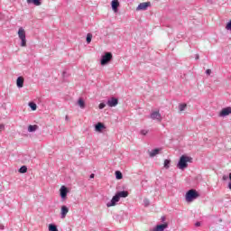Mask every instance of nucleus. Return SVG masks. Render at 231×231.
<instances>
[{"label": "nucleus", "instance_id": "obj_1", "mask_svg": "<svg viewBox=\"0 0 231 231\" xmlns=\"http://www.w3.org/2000/svg\"><path fill=\"white\" fill-rule=\"evenodd\" d=\"M188 162L192 163V157H189L187 155L180 156L177 164L178 169H180V171H184V169H187V167H189Z\"/></svg>", "mask_w": 231, "mask_h": 231}, {"label": "nucleus", "instance_id": "obj_2", "mask_svg": "<svg viewBox=\"0 0 231 231\" xmlns=\"http://www.w3.org/2000/svg\"><path fill=\"white\" fill-rule=\"evenodd\" d=\"M198 198H199V193L196 189H189L186 192L185 199L187 203H192Z\"/></svg>", "mask_w": 231, "mask_h": 231}, {"label": "nucleus", "instance_id": "obj_3", "mask_svg": "<svg viewBox=\"0 0 231 231\" xmlns=\"http://www.w3.org/2000/svg\"><path fill=\"white\" fill-rule=\"evenodd\" d=\"M113 59V53L106 52L105 55L101 57V66H106V64H109Z\"/></svg>", "mask_w": 231, "mask_h": 231}, {"label": "nucleus", "instance_id": "obj_4", "mask_svg": "<svg viewBox=\"0 0 231 231\" xmlns=\"http://www.w3.org/2000/svg\"><path fill=\"white\" fill-rule=\"evenodd\" d=\"M106 106H108V107H116L118 106V98L115 97H110L106 102Z\"/></svg>", "mask_w": 231, "mask_h": 231}, {"label": "nucleus", "instance_id": "obj_5", "mask_svg": "<svg viewBox=\"0 0 231 231\" xmlns=\"http://www.w3.org/2000/svg\"><path fill=\"white\" fill-rule=\"evenodd\" d=\"M228 115H231V106L222 108V110L218 114V116H220L221 118H225V116H228Z\"/></svg>", "mask_w": 231, "mask_h": 231}, {"label": "nucleus", "instance_id": "obj_6", "mask_svg": "<svg viewBox=\"0 0 231 231\" xmlns=\"http://www.w3.org/2000/svg\"><path fill=\"white\" fill-rule=\"evenodd\" d=\"M68 188L66 186H61L60 189V196L62 199V201H64V199H66V198L68 197Z\"/></svg>", "mask_w": 231, "mask_h": 231}, {"label": "nucleus", "instance_id": "obj_7", "mask_svg": "<svg viewBox=\"0 0 231 231\" xmlns=\"http://www.w3.org/2000/svg\"><path fill=\"white\" fill-rule=\"evenodd\" d=\"M118 201H120V197L117 195V193H116V195L112 198L110 202L106 203V207H115V205L118 203Z\"/></svg>", "mask_w": 231, "mask_h": 231}, {"label": "nucleus", "instance_id": "obj_8", "mask_svg": "<svg viewBox=\"0 0 231 231\" xmlns=\"http://www.w3.org/2000/svg\"><path fill=\"white\" fill-rule=\"evenodd\" d=\"M150 118L152 120H157V122H162V114H160V111H153L150 115Z\"/></svg>", "mask_w": 231, "mask_h": 231}, {"label": "nucleus", "instance_id": "obj_9", "mask_svg": "<svg viewBox=\"0 0 231 231\" xmlns=\"http://www.w3.org/2000/svg\"><path fill=\"white\" fill-rule=\"evenodd\" d=\"M169 227V224L167 222L163 223V224H160V225H157L153 229L152 231H163L165 230V228H168Z\"/></svg>", "mask_w": 231, "mask_h": 231}, {"label": "nucleus", "instance_id": "obj_10", "mask_svg": "<svg viewBox=\"0 0 231 231\" xmlns=\"http://www.w3.org/2000/svg\"><path fill=\"white\" fill-rule=\"evenodd\" d=\"M151 6V2H144V3H141L138 5L136 10L140 11V10H147V7Z\"/></svg>", "mask_w": 231, "mask_h": 231}, {"label": "nucleus", "instance_id": "obj_11", "mask_svg": "<svg viewBox=\"0 0 231 231\" xmlns=\"http://www.w3.org/2000/svg\"><path fill=\"white\" fill-rule=\"evenodd\" d=\"M111 6L114 12H118V6H120V2H118V0H112Z\"/></svg>", "mask_w": 231, "mask_h": 231}, {"label": "nucleus", "instance_id": "obj_12", "mask_svg": "<svg viewBox=\"0 0 231 231\" xmlns=\"http://www.w3.org/2000/svg\"><path fill=\"white\" fill-rule=\"evenodd\" d=\"M103 129H106V125L103 123H97L95 125V131H97V133H102Z\"/></svg>", "mask_w": 231, "mask_h": 231}, {"label": "nucleus", "instance_id": "obj_13", "mask_svg": "<svg viewBox=\"0 0 231 231\" xmlns=\"http://www.w3.org/2000/svg\"><path fill=\"white\" fill-rule=\"evenodd\" d=\"M68 212H69V208H68L66 206L61 207V219H64L66 216L68 215Z\"/></svg>", "mask_w": 231, "mask_h": 231}, {"label": "nucleus", "instance_id": "obj_14", "mask_svg": "<svg viewBox=\"0 0 231 231\" xmlns=\"http://www.w3.org/2000/svg\"><path fill=\"white\" fill-rule=\"evenodd\" d=\"M18 37H19V39L26 38V32L23 29V27H20L18 30Z\"/></svg>", "mask_w": 231, "mask_h": 231}, {"label": "nucleus", "instance_id": "obj_15", "mask_svg": "<svg viewBox=\"0 0 231 231\" xmlns=\"http://www.w3.org/2000/svg\"><path fill=\"white\" fill-rule=\"evenodd\" d=\"M17 88H23L24 86V78L18 77L16 79Z\"/></svg>", "mask_w": 231, "mask_h": 231}, {"label": "nucleus", "instance_id": "obj_16", "mask_svg": "<svg viewBox=\"0 0 231 231\" xmlns=\"http://www.w3.org/2000/svg\"><path fill=\"white\" fill-rule=\"evenodd\" d=\"M161 151H162V149H160V148H156V149L152 150L149 153L150 158H154V156H156V154H160Z\"/></svg>", "mask_w": 231, "mask_h": 231}, {"label": "nucleus", "instance_id": "obj_17", "mask_svg": "<svg viewBox=\"0 0 231 231\" xmlns=\"http://www.w3.org/2000/svg\"><path fill=\"white\" fill-rule=\"evenodd\" d=\"M37 129H39V125H30L28 126L29 133H35V131H37Z\"/></svg>", "mask_w": 231, "mask_h": 231}, {"label": "nucleus", "instance_id": "obj_18", "mask_svg": "<svg viewBox=\"0 0 231 231\" xmlns=\"http://www.w3.org/2000/svg\"><path fill=\"white\" fill-rule=\"evenodd\" d=\"M28 5H34L35 6H41V0H27Z\"/></svg>", "mask_w": 231, "mask_h": 231}, {"label": "nucleus", "instance_id": "obj_19", "mask_svg": "<svg viewBox=\"0 0 231 231\" xmlns=\"http://www.w3.org/2000/svg\"><path fill=\"white\" fill-rule=\"evenodd\" d=\"M116 195L119 196V199L120 198H127V196H129V191H125V190L118 191L116 193Z\"/></svg>", "mask_w": 231, "mask_h": 231}, {"label": "nucleus", "instance_id": "obj_20", "mask_svg": "<svg viewBox=\"0 0 231 231\" xmlns=\"http://www.w3.org/2000/svg\"><path fill=\"white\" fill-rule=\"evenodd\" d=\"M78 106H79L81 109H84V107H86V102H84V99L79 98L78 100Z\"/></svg>", "mask_w": 231, "mask_h": 231}, {"label": "nucleus", "instance_id": "obj_21", "mask_svg": "<svg viewBox=\"0 0 231 231\" xmlns=\"http://www.w3.org/2000/svg\"><path fill=\"white\" fill-rule=\"evenodd\" d=\"M18 172H20V174H26V172H28V167L26 166H22L19 170Z\"/></svg>", "mask_w": 231, "mask_h": 231}, {"label": "nucleus", "instance_id": "obj_22", "mask_svg": "<svg viewBox=\"0 0 231 231\" xmlns=\"http://www.w3.org/2000/svg\"><path fill=\"white\" fill-rule=\"evenodd\" d=\"M49 231H59V228H57V226L55 224H50Z\"/></svg>", "mask_w": 231, "mask_h": 231}, {"label": "nucleus", "instance_id": "obj_23", "mask_svg": "<svg viewBox=\"0 0 231 231\" xmlns=\"http://www.w3.org/2000/svg\"><path fill=\"white\" fill-rule=\"evenodd\" d=\"M29 107H31L32 111H37V104L33 102L29 103Z\"/></svg>", "mask_w": 231, "mask_h": 231}, {"label": "nucleus", "instance_id": "obj_24", "mask_svg": "<svg viewBox=\"0 0 231 231\" xmlns=\"http://www.w3.org/2000/svg\"><path fill=\"white\" fill-rule=\"evenodd\" d=\"M122 178H124V175L122 174V171H116V180H122Z\"/></svg>", "mask_w": 231, "mask_h": 231}, {"label": "nucleus", "instance_id": "obj_25", "mask_svg": "<svg viewBox=\"0 0 231 231\" xmlns=\"http://www.w3.org/2000/svg\"><path fill=\"white\" fill-rule=\"evenodd\" d=\"M171 167V160H164V169H169Z\"/></svg>", "mask_w": 231, "mask_h": 231}, {"label": "nucleus", "instance_id": "obj_26", "mask_svg": "<svg viewBox=\"0 0 231 231\" xmlns=\"http://www.w3.org/2000/svg\"><path fill=\"white\" fill-rule=\"evenodd\" d=\"M93 39V34L88 33L87 34V44L91 43V40Z\"/></svg>", "mask_w": 231, "mask_h": 231}, {"label": "nucleus", "instance_id": "obj_27", "mask_svg": "<svg viewBox=\"0 0 231 231\" xmlns=\"http://www.w3.org/2000/svg\"><path fill=\"white\" fill-rule=\"evenodd\" d=\"M180 111H183L184 109H187V104H180L179 106Z\"/></svg>", "mask_w": 231, "mask_h": 231}, {"label": "nucleus", "instance_id": "obj_28", "mask_svg": "<svg viewBox=\"0 0 231 231\" xmlns=\"http://www.w3.org/2000/svg\"><path fill=\"white\" fill-rule=\"evenodd\" d=\"M143 205H144V207H149V205H151V202L149 201L148 199H143Z\"/></svg>", "mask_w": 231, "mask_h": 231}, {"label": "nucleus", "instance_id": "obj_29", "mask_svg": "<svg viewBox=\"0 0 231 231\" xmlns=\"http://www.w3.org/2000/svg\"><path fill=\"white\" fill-rule=\"evenodd\" d=\"M21 41V46L24 48L26 46V38H22Z\"/></svg>", "mask_w": 231, "mask_h": 231}, {"label": "nucleus", "instance_id": "obj_30", "mask_svg": "<svg viewBox=\"0 0 231 231\" xmlns=\"http://www.w3.org/2000/svg\"><path fill=\"white\" fill-rule=\"evenodd\" d=\"M141 134H143V136H145L147 134V133H149V130H141Z\"/></svg>", "mask_w": 231, "mask_h": 231}, {"label": "nucleus", "instance_id": "obj_31", "mask_svg": "<svg viewBox=\"0 0 231 231\" xmlns=\"http://www.w3.org/2000/svg\"><path fill=\"white\" fill-rule=\"evenodd\" d=\"M104 107H106V103H100L98 106L99 109H104Z\"/></svg>", "mask_w": 231, "mask_h": 231}, {"label": "nucleus", "instance_id": "obj_32", "mask_svg": "<svg viewBox=\"0 0 231 231\" xmlns=\"http://www.w3.org/2000/svg\"><path fill=\"white\" fill-rule=\"evenodd\" d=\"M210 73H212V70L210 69H208L206 70V75H210Z\"/></svg>", "mask_w": 231, "mask_h": 231}, {"label": "nucleus", "instance_id": "obj_33", "mask_svg": "<svg viewBox=\"0 0 231 231\" xmlns=\"http://www.w3.org/2000/svg\"><path fill=\"white\" fill-rule=\"evenodd\" d=\"M165 216H162V217H161V221L162 222V223H165Z\"/></svg>", "mask_w": 231, "mask_h": 231}, {"label": "nucleus", "instance_id": "obj_34", "mask_svg": "<svg viewBox=\"0 0 231 231\" xmlns=\"http://www.w3.org/2000/svg\"><path fill=\"white\" fill-rule=\"evenodd\" d=\"M195 226H201V222H196Z\"/></svg>", "mask_w": 231, "mask_h": 231}, {"label": "nucleus", "instance_id": "obj_35", "mask_svg": "<svg viewBox=\"0 0 231 231\" xmlns=\"http://www.w3.org/2000/svg\"><path fill=\"white\" fill-rule=\"evenodd\" d=\"M89 178H90V180H93V178H95V173H91Z\"/></svg>", "mask_w": 231, "mask_h": 231}, {"label": "nucleus", "instance_id": "obj_36", "mask_svg": "<svg viewBox=\"0 0 231 231\" xmlns=\"http://www.w3.org/2000/svg\"><path fill=\"white\" fill-rule=\"evenodd\" d=\"M0 230H5V226L3 224H0Z\"/></svg>", "mask_w": 231, "mask_h": 231}, {"label": "nucleus", "instance_id": "obj_37", "mask_svg": "<svg viewBox=\"0 0 231 231\" xmlns=\"http://www.w3.org/2000/svg\"><path fill=\"white\" fill-rule=\"evenodd\" d=\"M195 59H196V60H199V54H196Z\"/></svg>", "mask_w": 231, "mask_h": 231}, {"label": "nucleus", "instance_id": "obj_38", "mask_svg": "<svg viewBox=\"0 0 231 231\" xmlns=\"http://www.w3.org/2000/svg\"><path fill=\"white\" fill-rule=\"evenodd\" d=\"M223 180H224V181H225V180H228V177L226 176V175H224V176H223Z\"/></svg>", "mask_w": 231, "mask_h": 231}, {"label": "nucleus", "instance_id": "obj_39", "mask_svg": "<svg viewBox=\"0 0 231 231\" xmlns=\"http://www.w3.org/2000/svg\"><path fill=\"white\" fill-rule=\"evenodd\" d=\"M1 129H5V125H0V131Z\"/></svg>", "mask_w": 231, "mask_h": 231}, {"label": "nucleus", "instance_id": "obj_40", "mask_svg": "<svg viewBox=\"0 0 231 231\" xmlns=\"http://www.w3.org/2000/svg\"><path fill=\"white\" fill-rule=\"evenodd\" d=\"M228 189L231 190V182L228 183Z\"/></svg>", "mask_w": 231, "mask_h": 231}, {"label": "nucleus", "instance_id": "obj_41", "mask_svg": "<svg viewBox=\"0 0 231 231\" xmlns=\"http://www.w3.org/2000/svg\"><path fill=\"white\" fill-rule=\"evenodd\" d=\"M65 120L69 121V118L68 117V116H65Z\"/></svg>", "mask_w": 231, "mask_h": 231}]
</instances>
